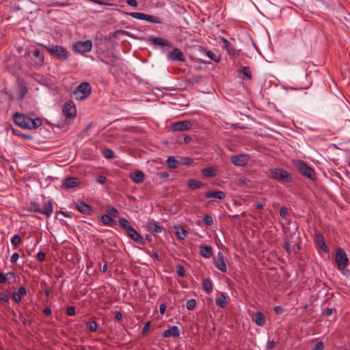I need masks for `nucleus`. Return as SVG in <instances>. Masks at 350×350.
<instances>
[{
	"instance_id": "f257e3e1",
	"label": "nucleus",
	"mask_w": 350,
	"mask_h": 350,
	"mask_svg": "<svg viewBox=\"0 0 350 350\" xmlns=\"http://www.w3.org/2000/svg\"><path fill=\"white\" fill-rule=\"evenodd\" d=\"M13 121L21 128L27 129H36L42 124L41 118H37L32 119L21 113H15L13 115Z\"/></svg>"
},
{
	"instance_id": "f03ea898",
	"label": "nucleus",
	"mask_w": 350,
	"mask_h": 350,
	"mask_svg": "<svg viewBox=\"0 0 350 350\" xmlns=\"http://www.w3.org/2000/svg\"><path fill=\"white\" fill-rule=\"evenodd\" d=\"M27 210L44 215L46 218H49L53 212V206L51 200H48L43 208L38 202H32L29 204Z\"/></svg>"
},
{
	"instance_id": "7ed1b4c3",
	"label": "nucleus",
	"mask_w": 350,
	"mask_h": 350,
	"mask_svg": "<svg viewBox=\"0 0 350 350\" xmlns=\"http://www.w3.org/2000/svg\"><path fill=\"white\" fill-rule=\"evenodd\" d=\"M43 46L48 51V52L55 57L57 59L64 61L68 58L69 53L68 50L60 45H43Z\"/></svg>"
},
{
	"instance_id": "20e7f679",
	"label": "nucleus",
	"mask_w": 350,
	"mask_h": 350,
	"mask_svg": "<svg viewBox=\"0 0 350 350\" xmlns=\"http://www.w3.org/2000/svg\"><path fill=\"white\" fill-rule=\"evenodd\" d=\"M293 164L303 176L311 180L315 179L316 176L314 170L305 161L302 160H295L293 161Z\"/></svg>"
},
{
	"instance_id": "39448f33",
	"label": "nucleus",
	"mask_w": 350,
	"mask_h": 350,
	"mask_svg": "<svg viewBox=\"0 0 350 350\" xmlns=\"http://www.w3.org/2000/svg\"><path fill=\"white\" fill-rule=\"evenodd\" d=\"M269 177L282 183H291L293 180L292 176L286 170L281 168H272L269 170Z\"/></svg>"
},
{
	"instance_id": "423d86ee",
	"label": "nucleus",
	"mask_w": 350,
	"mask_h": 350,
	"mask_svg": "<svg viewBox=\"0 0 350 350\" xmlns=\"http://www.w3.org/2000/svg\"><path fill=\"white\" fill-rule=\"evenodd\" d=\"M92 88L89 83L83 82L75 90L73 94L77 100H83L88 98L91 94Z\"/></svg>"
},
{
	"instance_id": "0eeeda50",
	"label": "nucleus",
	"mask_w": 350,
	"mask_h": 350,
	"mask_svg": "<svg viewBox=\"0 0 350 350\" xmlns=\"http://www.w3.org/2000/svg\"><path fill=\"white\" fill-rule=\"evenodd\" d=\"M128 14L135 19L146 21L155 24L163 23L162 18L157 16L149 15L142 12H129Z\"/></svg>"
},
{
	"instance_id": "6e6552de",
	"label": "nucleus",
	"mask_w": 350,
	"mask_h": 350,
	"mask_svg": "<svg viewBox=\"0 0 350 350\" xmlns=\"http://www.w3.org/2000/svg\"><path fill=\"white\" fill-rule=\"evenodd\" d=\"M64 116L66 118V121L70 123V120L73 119L77 115V109L73 101H66L62 107Z\"/></svg>"
},
{
	"instance_id": "1a4fd4ad",
	"label": "nucleus",
	"mask_w": 350,
	"mask_h": 350,
	"mask_svg": "<svg viewBox=\"0 0 350 350\" xmlns=\"http://www.w3.org/2000/svg\"><path fill=\"white\" fill-rule=\"evenodd\" d=\"M335 260L337 264L338 269L343 270L349 265V259L345 251L339 247L336 250L335 255Z\"/></svg>"
},
{
	"instance_id": "9d476101",
	"label": "nucleus",
	"mask_w": 350,
	"mask_h": 350,
	"mask_svg": "<svg viewBox=\"0 0 350 350\" xmlns=\"http://www.w3.org/2000/svg\"><path fill=\"white\" fill-rule=\"evenodd\" d=\"M72 49L74 51L81 54L89 52L92 49V42L90 40L77 42L73 44Z\"/></svg>"
},
{
	"instance_id": "9b49d317",
	"label": "nucleus",
	"mask_w": 350,
	"mask_h": 350,
	"mask_svg": "<svg viewBox=\"0 0 350 350\" xmlns=\"http://www.w3.org/2000/svg\"><path fill=\"white\" fill-rule=\"evenodd\" d=\"M192 123L189 120H182L172 124L171 129L173 131H185L191 129Z\"/></svg>"
},
{
	"instance_id": "f8f14e48",
	"label": "nucleus",
	"mask_w": 350,
	"mask_h": 350,
	"mask_svg": "<svg viewBox=\"0 0 350 350\" xmlns=\"http://www.w3.org/2000/svg\"><path fill=\"white\" fill-rule=\"evenodd\" d=\"M250 158L248 154H241L232 156L230 159V161L236 166H244L249 162Z\"/></svg>"
},
{
	"instance_id": "ddd939ff",
	"label": "nucleus",
	"mask_w": 350,
	"mask_h": 350,
	"mask_svg": "<svg viewBox=\"0 0 350 350\" xmlns=\"http://www.w3.org/2000/svg\"><path fill=\"white\" fill-rule=\"evenodd\" d=\"M167 57L172 61H180L183 62L185 61L183 53L180 49L177 48L170 51L167 55Z\"/></svg>"
},
{
	"instance_id": "4468645a",
	"label": "nucleus",
	"mask_w": 350,
	"mask_h": 350,
	"mask_svg": "<svg viewBox=\"0 0 350 350\" xmlns=\"http://www.w3.org/2000/svg\"><path fill=\"white\" fill-rule=\"evenodd\" d=\"M80 183L79 178L77 177H67L62 180V187L64 189H72L77 187Z\"/></svg>"
},
{
	"instance_id": "2eb2a0df",
	"label": "nucleus",
	"mask_w": 350,
	"mask_h": 350,
	"mask_svg": "<svg viewBox=\"0 0 350 350\" xmlns=\"http://www.w3.org/2000/svg\"><path fill=\"white\" fill-rule=\"evenodd\" d=\"M75 207L79 212L85 215H91L93 213L92 206L82 201L77 202Z\"/></svg>"
},
{
	"instance_id": "dca6fc26",
	"label": "nucleus",
	"mask_w": 350,
	"mask_h": 350,
	"mask_svg": "<svg viewBox=\"0 0 350 350\" xmlns=\"http://www.w3.org/2000/svg\"><path fill=\"white\" fill-rule=\"evenodd\" d=\"M126 233V235L134 241L143 245L146 244L145 239L133 227L131 229H129Z\"/></svg>"
},
{
	"instance_id": "f3484780",
	"label": "nucleus",
	"mask_w": 350,
	"mask_h": 350,
	"mask_svg": "<svg viewBox=\"0 0 350 350\" xmlns=\"http://www.w3.org/2000/svg\"><path fill=\"white\" fill-rule=\"evenodd\" d=\"M215 265L216 267L222 272H226L227 266L224 259L223 254L219 252L215 259Z\"/></svg>"
},
{
	"instance_id": "a211bd4d",
	"label": "nucleus",
	"mask_w": 350,
	"mask_h": 350,
	"mask_svg": "<svg viewBox=\"0 0 350 350\" xmlns=\"http://www.w3.org/2000/svg\"><path fill=\"white\" fill-rule=\"evenodd\" d=\"M150 41L151 44L155 46H161L163 47L172 46V43L170 41L159 37H152L150 39Z\"/></svg>"
},
{
	"instance_id": "6ab92c4d",
	"label": "nucleus",
	"mask_w": 350,
	"mask_h": 350,
	"mask_svg": "<svg viewBox=\"0 0 350 350\" xmlns=\"http://www.w3.org/2000/svg\"><path fill=\"white\" fill-rule=\"evenodd\" d=\"M129 178L135 183H141L144 180V174L142 171L136 170L130 173Z\"/></svg>"
},
{
	"instance_id": "aec40b11",
	"label": "nucleus",
	"mask_w": 350,
	"mask_h": 350,
	"mask_svg": "<svg viewBox=\"0 0 350 350\" xmlns=\"http://www.w3.org/2000/svg\"><path fill=\"white\" fill-rule=\"evenodd\" d=\"M32 55H30L29 53V55L31 57L32 59L36 61L38 64H41L44 62V53H42L39 49H35L31 51Z\"/></svg>"
},
{
	"instance_id": "412c9836",
	"label": "nucleus",
	"mask_w": 350,
	"mask_h": 350,
	"mask_svg": "<svg viewBox=\"0 0 350 350\" xmlns=\"http://www.w3.org/2000/svg\"><path fill=\"white\" fill-rule=\"evenodd\" d=\"M205 197L206 198H216L219 200H223L226 198V194L224 192L221 191H208L205 193Z\"/></svg>"
},
{
	"instance_id": "4be33fe9",
	"label": "nucleus",
	"mask_w": 350,
	"mask_h": 350,
	"mask_svg": "<svg viewBox=\"0 0 350 350\" xmlns=\"http://www.w3.org/2000/svg\"><path fill=\"white\" fill-rule=\"evenodd\" d=\"M200 254L206 258H209L213 255V249L211 246L202 245L200 247Z\"/></svg>"
},
{
	"instance_id": "5701e85b",
	"label": "nucleus",
	"mask_w": 350,
	"mask_h": 350,
	"mask_svg": "<svg viewBox=\"0 0 350 350\" xmlns=\"http://www.w3.org/2000/svg\"><path fill=\"white\" fill-rule=\"evenodd\" d=\"M315 243L317 246L319 247L322 250L325 252H329V249L324 241L323 237L322 234H319L315 238Z\"/></svg>"
},
{
	"instance_id": "b1692460",
	"label": "nucleus",
	"mask_w": 350,
	"mask_h": 350,
	"mask_svg": "<svg viewBox=\"0 0 350 350\" xmlns=\"http://www.w3.org/2000/svg\"><path fill=\"white\" fill-rule=\"evenodd\" d=\"M221 40L224 44V48L228 51L231 55H234L236 53L235 48L230 44V42L225 38L221 37Z\"/></svg>"
},
{
	"instance_id": "393cba45",
	"label": "nucleus",
	"mask_w": 350,
	"mask_h": 350,
	"mask_svg": "<svg viewBox=\"0 0 350 350\" xmlns=\"http://www.w3.org/2000/svg\"><path fill=\"white\" fill-rule=\"evenodd\" d=\"M176 236L178 239L184 240L188 235L187 231L180 226H176Z\"/></svg>"
},
{
	"instance_id": "a878e982",
	"label": "nucleus",
	"mask_w": 350,
	"mask_h": 350,
	"mask_svg": "<svg viewBox=\"0 0 350 350\" xmlns=\"http://www.w3.org/2000/svg\"><path fill=\"white\" fill-rule=\"evenodd\" d=\"M217 169L215 167H207L202 170V174L206 177H215Z\"/></svg>"
},
{
	"instance_id": "bb28decb",
	"label": "nucleus",
	"mask_w": 350,
	"mask_h": 350,
	"mask_svg": "<svg viewBox=\"0 0 350 350\" xmlns=\"http://www.w3.org/2000/svg\"><path fill=\"white\" fill-rule=\"evenodd\" d=\"M100 221L103 224L109 226H113L116 224V220L107 214L101 216Z\"/></svg>"
},
{
	"instance_id": "cd10ccee",
	"label": "nucleus",
	"mask_w": 350,
	"mask_h": 350,
	"mask_svg": "<svg viewBox=\"0 0 350 350\" xmlns=\"http://www.w3.org/2000/svg\"><path fill=\"white\" fill-rule=\"evenodd\" d=\"M167 164L170 168L175 169L178 167V166L181 165V162H180V161H178L175 158V157L170 156V157H168L167 160Z\"/></svg>"
},
{
	"instance_id": "c85d7f7f",
	"label": "nucleus",
	"mask_w": 350,
	"mask_h": 350,
	"mask_svg": "<svg viewBox=\"0 0 350 350\" xmlns=\"http://www.w3.org/2000/svg\"><path fill=\"white\" fill-rule=\"evenodd\" d=\"M147 228L149 231L160 233L163 231V228L154 222H149L147 224Z\"/></svg>"
},
{
	"instance_id": "c756f323",
	"label": "nucleus",
	"mask_w": 350,
	"mask_h": 350,
	"mask_svg": "<svg viewBox=\"0 0 350 350\" xmlns=\"http://www.w3.org/2000/svg\"><path fill=\"white\" fill-rule=\"evenodd\" d=\"M202 289L206 293H210L213 291L212 282L210 279L206 278L202 282Z\"/></svg>"
},
{
	"instance_id": "7c9ffc66",
	"label": "nucleus",
	"mask_w": 350,
	"mask_h": 350,
	"mask_svg": "<svg viewBox=\"0 0 350 350\" xmlns=\"http://www.w3.org/2000/svg\"><path fill=\"white\" fill-rule=\"evenodd\" d=\"M204 184L198 180L190 179L188 182V186L191 189H196L202 187Z\"/></svg>"
},
{
	"instance_id": "2f4dec72",
	"label": "nucleus",
	"mask_w": 350,
	"mask_h": 350,
	"mask_svg": "<svg viewBox=\"0 0 350 350\" xmlns=\"http://www.w3.org/2000/svg\"><path fill=\"white\" fill-rule=\"evenodd\" d=\"M216 304L221 307V308H225L227 306V300L226 295L222 293L215 299Z\"/></svg>"
},
{
	"instance_id": "473e14b6",
	"label": "nucleus",
	"mask_w": 350,
	"mask_h": 350,
	"mask_svg": "<svg viewBox=\"0 0 350 350\" xmlns=\"http://www.w3.org/2000/svg\"><path fill=\"white\" fill-rule=\"evenodd\" d=\"M255 323L260 326L265 323V317L262 313L257 312L255 314Z\"/></svg>"
},
{
	"instance_id": "72a5a7b5",
	"label": "nucleus",
	"mask_w": 350,
	"mask_h": 350,
	"mask_svg": "<svg viewBox=\"0 0 350 350\" xmlns=\"http://www.w3.org/2000/svg\"><path fill=\"white\" fill-rule=\"evenodd\" d=\"M118 222L120 226L125 230L126 232L129 230V229H131L132 228L129 221L125 218H120L118 220Z\"/></svg>"
},
{
	"instance_id": "f704fd0d",
	"label": "nucleus",
	"mask_w": 350,
	"mask_h": 350,
	"mask_svg": "<svg viewBox=\"0 0 350 350\" xmlns=\"http://www.w3.org/2000/svg\"><path fill=\"white\" fill-rule=\"evenodd\" d=\"M107 213L109 215H111L114 217H117L119 216V211L118 209L112 206H108L106 209Z\"/></svg>"
},
{
	"instance_id": "c9c22d12",
	"label": "nucleus",
	"mask_w": 350,
	"mask_h": 350,
	"mask_svg": "<svg viewBox=\"0 0 350 350\" xmlns=\"http://www.w3.org/2000/svg\"><path fill=\"white\" fill-rule=\"evenodd\" d=\"M103 156L106 159H113L115 155L113 151L109 148H105L102 150Z\"/></svg>"
},
{
	"instance_id": "e433bc0d",
	"label": "nucleus",
	"mask_w": 350,
	"mask_h": 350,
	"mask_svg": "<svg viewBox=\"0 0 350 350\" xmlns=\"http://www.w3.org/2000/svg\"><path fill=\"white\" fill-rule=\"evenodd\" d=\"M21 243V238L18 234H14L11 239V243L15 247Z\"/></svg>"
},
{
	"instance_id": "4c0bfd02",
	"label": "nucleus",
	"mask_w": 350,
	"mask_h": 350,
	"mask_svg": "<svg viewBox=\"0 0 350 350\" xmlns=\"http://www.w3.org/2000/svg\"><path fill=\"white\" fill-rule=\"evenodd\" d=\"M86 324L88 327V329H90V331L96 332L97 330L98 324L96 321H88L86 323Z\"/></svg>"
},
{
	"instance_id": "58836bf2",
	"label": "nucleus",
	"mask_w": 350,
	"mask_h": 350,
	"mask_svg": "<svg viewBox=\"0 0 350 350\" xmlns=\"http://www.w3.org/2000/svg\"><path fill=\"white\" fill-rule=\"evenodd\" d=\"M196 305V301L194 299H190L187 301L186 308L189 310H193Z\"/></svg>"
},
{
	"instance_id": "ea45409f",
	"label": "nucleus",
	"mask_w": 350,
	"mask_h": 350,
	"mask_svg": "<svg viewBox=\"0 0 350 350\" xmlns=\"http://www.w3.org/2000/svg\"><path fill=\"white\" fill-rule=\"evenodd\" d=\"M180 162H181V165L189 166L193 163V159L190 157H183Z\"/></svg>"
},
{
	"instance_id": "a19ab883",
	"label": "nucleus",
	"mask_w": 350,
	"mask_h": 350,
	"mask_svg": "<svg viewBox=\"0 0 350 350\" xmlns=\"http://www.w3.org/2000/svg\"><path fill=\"white\" fill-rule=\"evenodd\" d=\"M177 274L180 277H185L186 275V271L185 268L180 264L176 265Z\"/></svg>"
},
{
	"instance_id": "79ce46f5",
	"label": "nucleus",
	"mask_w": 350,
	"mask_h": 350,
	"mask_svg": "<svg viewBox=\"0 0 350 350\" xmlns=\"http://www.w3.org/2000/svg\"><path fill=\"white\" fill-rule=\"evenodd\" d=\"M241 72L248 79H251L252 72H251L250 67H248V66L242 67Z\"/></svg>"
},
{
	"instance_id": "37998d69",
	"label": "nucleus",
	"mask_w": 350,
	"mask_h": 350,
	"mask_svg": "<svg viewBox=\"0 0 350 350\" xmlns=\"http://www.w3.org/2000/svg\"><path fill=\"white\" fill-rule=\"evenodd\" d=\"M203 221L206 226H212L213 224V219L210 215L204 216Z\"/></svg>"
},
{
	"instance_id": "c03bdc74",
	"label": "nucleus",
	"mask_w": 350,
	"mask_h": 350,
	"mask_svg": "<svg viewBox=\"0 0 350 350\" xmlns=\"http://www.w3.org/2000/svg\"><path fill=\"white\" fill-rule=\"evenodd\" d=\"M170 330H171L173 337H178L180 336V329L177 326L173 325L170 328Z\"/></svg>"
},
{
	"instance_id": "a18cd8bd",
	"label": "nucleus",
	"mask_w": 350,
	"mask_h": 350,
	"mask_svg": "<svg viewBox=\"0 0 350 350\" xmlns=\"http://www.w3.org/2000/svg\"><path fill=\"white\" fill-rule=\"evenodd\" d=\"M12 133L14 135L19 136L23 139H32V137L31 135L18 133L16 132V131L15 129H12Z\"/></svg>"
},
{
	"instance_id": "49530a36",
	"label": "nucleus",
	"mask_w": 350,
	"mask_h": 350,
	"mask_svg": "<svg viewBox=\"0 0 350 350\" xmlns=\"http://www.w3.org/2000/svg\"><path fill=\"white\" fill-rule=\"evenodd\" d=\"M96 180L98 183L103 185L107 182V178L105 176H98Z\"/></svg>"
},
{
	"instance_id": "de8ad7c7",
	"label": "nucleus",
	"mask_w": 350,
	"mask_h": 350,
	"mask_svg": "<svg viewBox=\"0 0 350 350\" xmlns=\"http://www.w3.org/2000/svg\"><path fill=\"white\" fill-rule=\"evenodd\" d=\"M279 214L281 217L286 218L288 214V208L286 207L281 208Z\"/></svg>"
},
{
	"instance_id": "09e8293b",
	"label": "nucleus",
	"mask_w": 350,
	"mask_h": 350,
	"mask_svg": "<svg viewBox=\"0 0 350 350\" xmlns=\"http://www.w3.org/2000/svg\"><path fill=\"white\" fill-rule=\"evenodd\" d=\"M324 344L322 341L318 342L312 350H323Z\"/></svg>"
},
{
	"instance_id": "8fccbe9b",
	"label": "nucleus",
	"mask_w": 350,
	"mask_h": 350,
	"mask_svg": "<svg viewBox=\"0 0 350 350\" xmlns=\"http://www.w3.org/2000/svg\"><path fill=\"white\" fill-rule=\"evenodd\" d=\"M150 325H151V323L150 321H147L145 323V325H144L142 330V334H145L150 329Z\"/></svg>"
},
{
	"instance_id": "3c124183",
	"label": "nucleus",
	"mask_w": 350,
	"mask_h": 350,
	"mask_svg": "<svg viewBox=\"0 0 350 350\" xmlns=\"http://www.w3.org/2000/svg\"><path fill=\"white\" fill-rule=\"evenodd\" d=\"M66 314L68 316H73L75 314V308L73 306L68 307L66 309Z\"/></svg>"
},
{
	"instance_id": "603ef678",
	"label": "nucleus",
	"mask_w": 350,
	"mask_h": 350,
	"mask_svg": "<svg viewBox=\"0 0 350 350\" xmlns=\"http://www.w3.org/2000/svg\"><path fill=\"white\" fill-rule=\"evenodd\" d=\"M21 296H25L27 294V289L23 286H21L18 288V292H17Z\"/></svg>"
},
{
	"instance_id": "864d4df0",
	"label": "nucleus",
	"mask_w": 350,
	"mask_h": 350,
	"mask_svg": "<svg viewBox=\"0 0 350 350\" xmlns=\"http://www.w3.org/2000/svg\"><path fill=\"white\" fill-rule=\"evenodd\" d=\"M45 258H46V254H45L44 252H39L37 254V259H38V260H39L40 262H43V261H44Z\"/></svg>"
},
{
	"instance_id": "5fc2aeb1",
	"label": "nucleus",
	"mask_w": 350,
	"mask_h": 350,
	"mask_svg": "<svg viewBox=\"0 0 350 350\" xmlns=\"http://www.w3.org/2000/svg\"><path fill=\"white\" fill-rule=\"evenodd\" d=\"M12 297H13L14 301L17 304H19V303L21 302V295L17 292H13L12 293Z\"/></svg>"
},
{
	"instance_id": "6e6d98bb",
	"label": "nucleus",
	"mask_w": 350,
	"mask_h": 350,
	"mask_svg": "<svg viewBox=\"0 0 350 350\" xmlns=\"http://www.w3.org/2000/svg\"><path fill=\"white\" fill-rule=\"evenodd\" d=\"M333 314V309L331 308H327L323 312V314L326 317L331 316Z\"/></svg>"
},
{
	"instance_id": "4d7b16f0",
	"label": "nucleus",
	"mask_w": 350,
	"mask_h": 350,
	"mask_svg": "<svg viewBox=\"0 0 350 350\" xmlns=\"http://www.w3.org/2000/svg\"><path fill=\"white\" fill-rule=\"evenodd\" d=\"M9 299H10V298L7 294L3 293H0V301L8 302Z\"/></svg>"
},
{
	"instance_id": "13d9d810",
	"label": "nucleus",
	"mask_w": 350,
	"mask_h": 350,
	"mask_svg": "<svg viewBox=\"0 0 350 350\" xmlns=\"http://www.w3.org/2000/svg\"><path fill=\"white\" fill-rule=\"evenodd\" d=\"M206 55H207L210 59H213V60H215V61H216V62H218V61H219V59H216V58H215V57H216V56H215V54H214V53H213V52H212L211 51H207L206 52Z\"/></svg>"
},
{
	"instance_id": "bf43d9fd",
	"label": "nucleus",
	"mask_w": 350,
	"mask_h": 350,
	"mask_svg": "<svg viewBox=\"0 0 350 350\" xmlns=\"http://www.w3.org/2000/svg\"><path fill=\"white\" fill-rule=\"evenodd\" d=\"M18 258L19 254L17 252H15L12 255L10 261L12 263H16Z\"/></svg>"
},
{
	"instance_id": "052dcab7",
	"label": "nucleus",
	"mask_w": 350,
	"mask_h": 350,
	"mask_svg": "<svg viewBox=\"0 0 350 350\" xmlns=\"http://www.w3.org/2000/svg\"><path fill=\"white\" fill-rule=\"evenodd\" d=\"M284 248L286 250V252L288 253V255H291V245L288 242H284Z\"/></svg>"
},
{
	"instance_id": "680f3d73",
	"label": "nucleus",
	"mask_w": 350,
	"mask_h": 350,
	"mask_svg": "<svg viewBox=\"0 0 350 350\" xmlns=\"http://www.w3.org/2000/svg\"><path fill=\"white\" fill-rule=\"evenodd\" d=\"M126 3L131 7H133V8L137 7V2L136 0H126Z\"/></svg>"
},
{
	"instance_id": "e2e57ef3",
	"label": "nucleus",
	"mask_w": 350,
	"mask_h": 350,
	"mask_svg": "<svg viewBox=\"0 0 350 350\" xmlns=\"http://www.w3.org/2000/svg\"><path fill=\"white\" fill-rule=\"evenodd\" d=\"M163 336L164 338H169L170 336H172V334L171 332L170 329H165L163 333Z\"/></svg>"
},
{
	"instance_id": "0e129e2a",
	"label": "nucleus",
	"mask_w": 350,
	"mask_h": 350,
	"mask_svg": "<svg viewBox=\"0 0 350 350\" xmlns=\"http://www.w3.org/2000/svg\"><path fill=\"white\" fill-rule=\"evenodd\" d=\"M166 308H167V306L165 304H161L159 306V312L161 314H165V310H166Z\"/></svg>"
},
{
	"instance_id": "69168bd1",
	"label": "nucleus",
	"mask_w": 350,
	"mask_h": 350,
	"mask_svg": "<svg viewBox=\"0 0 350 350\" xmlns=\"http://www.w3.org/2000/svg\"><path fill=\"white\" fill-rule=\"evenodd\" d=\"M7 281V278L5 274H3L2 272H0V283L3 284L5 283Z\"/></svg>"
},
{
	"instance_id": "338daca9",
	"label": "nucleus",
	"mask_w": 350,
	"mask_h": 350,
	"mask_svg": "<svg viewBox=\"0 0 350 350\" xmlns=\"http://www.w3.org/2000/svg\"><path fill=\"white\" fill-rule=\"evenodd\" d=\"M273 310L276 314H282L283 312V308L281 306H275Z\"/></svg>"
},
{
	"instance_id": "774afa93",
	"label": "nucleus",
	"mask_w": 350,
	"mask_h": 350,
	"mask_svg": "<svg viewBox=\"0 0 350 350\" xmlns=\"http://www.w3.org/2000/svg\"><path fill=\"white\" fill-rule=\"evenodd\" d=\"M43 312L47 317H50L51 315V314H52L51 310L50 308H45L43 310Z\"/></svg>"
}]
</instances>
